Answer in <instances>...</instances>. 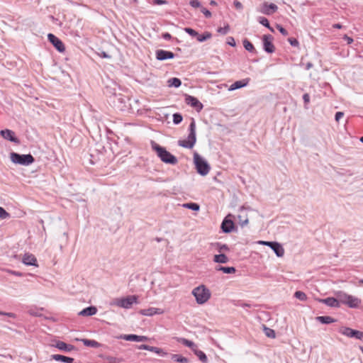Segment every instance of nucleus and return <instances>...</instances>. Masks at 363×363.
<instances>
[{
    "instance_id": "nucleus-1",
    "label": "nucleus",
    "mask_w": 363,
    "mask_h": 363,
    "mask_svg": "<svg viewBox=\"0 0 363 363\" xmlns=\"http://www.w3.org/2000/svg\"><path fill=\"white\" fill-rule=\"evenodd\" d=\"M151 147L152 149L157 153V157L164 163L173 165L177 164V158L169 152H168L165 147L160 146L153 140H151Z\"/></svg>"
},
{
    "instance_id": "nucleus-2",
    "label": "nucleus",
    "mask_w": 363,
    "mask_h": 363,
    "mask_svg": "<svg viewBox=\"0 0 363 363\" xmlns=\"http://www.w3.org/2000/svg\"><path fill=\"white\" fill-rule=\"evenodd\" d=\"M335 296L338 297L340 306L341 304H343L348 306L350 308H357L359 307L362 303L360 298L350 295L342 291H338L335 292Z\"/></svg>"
},
{
    "instance_id": "nucleus-3",
    "label": "nucleus",
    "mask_w": 363,
    "mask_h": 363,
    "mask_svg": "<svg viewBox=\"0 0 363 363\" xmlns=\"http://www.w3.org/2000/svg\"><path fill=\"white\" fill-rule=\"evenodd\" d=\"M196 143V122L194 118H191V121L189 126V135L185 140H179L177 143L178 145L184 148L191 149Z\"/></svg>"
},
{
    "instance_id": "nucleus-4",
    "label": "nucleus",
    "mask_w": 363,
    "mask_h": 363,
    "mask_svg": "<svg viewBox=\"0 0 363 363\" xmlns=\"http://www.w3.org/2000/svg\"><path fill=\"white\" fill-rule=\"evenodd\" d=\"M191 293L195 297L196 303L200 305L206 303L211 296L210 290L203 284L194 288Z\"/></svg>"
},
{
    "instance_id": "nucleus-5",
    "label": "nucleus",
    "mask_w": 363,
    "mask_h": 363,
    "mask_svg": "<svg viewBox=\"0 0 363 363\" xmlns=\"http://www.w3.org/2000/svg\"><path fill=\"white\" fill-rule=\"evenodd\" d=\"M194 162L196 166L197 172L201 176H206L210 171V166L208 162L197 153H194Z\"/></svg>"
},
{
    "instance_id": "nucleus-6",
    "label": "nucleus",
    "mask_w": 363,
    "mask_h": 363,
    "mask_svg": "<svg viewBox=\"0 0 363 363\" xmlns=\"http://www.w3.org/2000/svg\"><path fill=\"white\" fill-rule=\"evenodd\" d=\"M10 159L12 162L24 166H28L35 161V158L30 154L21 155L16 152H11L10 154Z\"/></svg>"
},
{
    "instance_id": "nucleus-7",
    "label": "nucleus",
    "mask_w": 363,
    "mask_h": 363,
    "mask_svg": "<svg viewBox=\"0 0 363 363\" xmlns=\"http://www.w3.org/2000/svg\"><path fill=\"white\" fill-rule=\"evenodd\" d=\"M138 297L135 295L128 296L126 297L116 299L114 304L118 307L128 309L130 308L134 303H138Z\"/></svg>"
},
{
    "instance_id": "nucleus-8",
    "label": "nucleus",
    "mask_w": 363,
    "mask_h": 363,
    "mask_svg": "<svg viewBox=\"0 0 363 363\" xmlns=\"http://www.w3.org/2000/svg\"><path fill=\"white\" fill-rule=\"evenodd\" d=\"M340 333L343 335H345L348 337H354L357 340L363 339V332L354 330L352 328L348 327H343L340 330Z\"/></svg>"
},
{
    "instance_id": "nucleus-9",
    "label": "nucleus",
    "mask_w": 363,
    "mask_h": 363,
    "mask_svg": "<svg viewBox=\"0 0 363 363\" xmlns=\"http://www.w3.org/2000/svg\"><path fill=\"white\" fill-rule=\"evenodd\" d=\"M273 40L274 38L271 35H264L262 37L263 49L267 53H273L275 51Z\"/></svg>"
},
{
    "instance_id": "nucleus-10",
    "label": "nucleus",
    "mask_w": 363,
    "mask_h": 363,
    "mask_svg": "<svg viewBox=\"0 0 363 363\" xmlns=\"http://www.w3.org/2000/svg\"><path fill=\"white\" fill-rule=\"evenodd\" d=\"M0 135L5 140L12 142L15 144L19 145L20 140L16 136L14 131L10 129H4L0 131Z\"/></svg>"
},
{
    "instance_id": "nucleus-11",
    "label": "nucleus",
    "mask_w": 363,
    "mask_h": 363,
    "mask_svg": "<svg viewBox=\"0 0 363 363\" xmlns=\"http://www.w3.org/2000/svg\"><path fill=\"white\" fill-rule=\"evenodd\" d=\"M48 38L49 41L56 48L57 50H58L60 52H63L65 50V47L62 40H60L57 37H56L54 34L49 33L48 35Z\"/></svg>"
},
{
    "instance_id": "nucleus-12",
    "label": "nucleus",
    "mask_w": 363,
    "mask_h": 363,
    "mask_svg": "<svg viewBox=\"0 0 363 363\" xmlns=\"http://www.w3.org/2000/svg\"><path fill=\"white\" fill-rule=\"evenodd\" d=\"M186 103L191 107L196 108L199 112L203 108V104L194 96L187 95L185 99Z\"/></svg>"
},
{
    "instance_id": "nucleus-13",
    "label": "nucleus",
    "mask_w": 363,
    "mask_h": 363,
    "mask_svg": "<svg viewBox=\"0 0 363 363\" xmlns=\"http://www.w3.org/2000/svg\"><path fill=\"white\" fill-rule=\"evenodd\" d=\"M155 55L156 59L160 61L173 59L174 57V54L172 52L164 50H156Z\"/></svg>"
},
{
    "instance_id": "nucleus-14",
    "label": "nucleus",
    "mask_w": 363,
    "mask_h": 363,
    "mask_svg": "<svg viewBox=\"0 0 363 363\" xmlns=\"http://www.w3.org/2000/svg\"><path fill=\"white\" fill-rule=\"evenodd\" d=\"M318 301L320 303H325L328 306L333 307V308H340V303L338 297L336 296V298L334 297H328L326 298H318Z\"/></svg>"
},
{
    "instance_id": "nucleus-15",
    "label": "nucleus",
    "mask_w": 363,
    "mask_h": 363,
    "mask_svg": "<svg viewBox=\"0 0 363 363\" xmlns=\"http://www.w3.org/2000/svg\"><path fill=\"white\" fill-rule=\"evenodd\" d=\"M220 228L223 233H229L233 231L235 228V225L232 220L228 219V217H226L223 220Z\"/></svg>"
},
{
    "instance_id": "nucleus-16",
    "label": "nucleus",
    "mask_w": 363,
    "mask_h": 363,
    "mask_svg": "<svg viewBox=\"0 0 363 363\" xmlns=\"http://www.w3.org/2000/svg\"><path fill=\"white\" fill-rule=\"evenodd\" d=\"M237 218L238 223L241 227H243L248 223L249 219L247 215L245 212V208L243 206L240 208L239 214L238 215Z\"/></svg>"
},
{
    "instance_id": "nucleus-17",
    "label": "nucleus",
    "mask_w": 363,
    "mask_h": 363,
    "mask_svg": "<svg viewBox=\"0 0 363 363\" xmlns=\"http://www.w3.org/2000/svg\"><path fill=\"white\" fill-rule=\"evenodd\" d=\"M22 262L24 264L28 266H38L37 259L32 254L26 253L23 257Z\"/></svg>"
},
{
    "instance_id": "nucleus-18",
    "label": "nucleus",
    "mask_w": 363,
    "mask_h": 363,
    "mask_svg": "<svg viewBox=\"0 0 363 363\" xmlns=\"http://www.w3.org/2000/svg\"><path fill=\"white\" fill-rule=\"evenodd\" d=\"M54 346L58 350L64 352H71L75 349V347L70 344H67L63 341H57Z\"/></svg>"
},
{
    "instance_id": "nucleus-19",
    "label": "nucleus",
    "mask_w": 363,
    "mask_h": 363,
    "mask_svg": "<svg viewBox=\"0 0 363 363\" xmlns=\"http://www.w3.org/2000/svg\"><path fill=\"white\" fill-rule=\"evenodd\" d=\"M277 9L278 7L276 4L272 3L269 4L267 2H264L263 4L262 12L266 15H270L276 12Z\"/></svg>"
},
{
    "instance_id": "nucleus-20",
    "label": "nucleus",
    "mask_w": 363,
    "mask_h": 363,
    "mask_svg": "<svg viewBox=\"0 0 363 363\" xmlns=\"http://www.w3.org/2000/svg\"><path fill=\"white\" fill-rule=\"evenodd\" d=\"M249 82H250V79L249 78H246V79H242V80L236 81V82H235L233 84H232L230 86L228 90L229 91H234L235 89H238L245 87V86H246L248 84Z\"/></svg>"
},
{
    "instance_id": "nucleus-21",
    "label": "nucleus",
    "mask_w": 363,
    "mask_h": 363,
    "mask_svg": "<svg viewBox=\"0 0 363 363\" xmlns=\"http://www.w3.org/2000/svg\"><path fill=\"white\" fill-rule=\"evenodd\" d=\"M272 245L269 247L279 257H281L284 255V249L281 244L277 242L270 243Z\"/></svg>"
},
{
    "instance_id": "nucleus-22",
    "label": "nucleus",
    "mask_w": 363,
    "mask_h": 363,
    "mask_svg": "<svg viewBox=\"0 0 363 363\" xmlns=\"http://www.w3.org/2000/svg\"><path fill=\"white\" fill-rule=\"evenodd\" d=\"M140 314L147 316H152L155 314H162L164 313L163 310L158 308H149L146 309H142L140 311Z\"/></svg>"
},
{
    "instance_id": "nucleus-23",
    "label": "nucleus",
    "mask_w": 363,
    "mask_h": 363,
    "mask_svg": "<svg viewBox=\"0 0 363 363\" xmlns=\"http://www.w3.org/2000/svg\"><path fill=\"white\" fill-rule=\"evenodd\" d=\"M51 359H54L57 362H62L63 363H73L74 358L64 356L62 354H52L50 356Z\"/></svg>"
},
{
    "instance_id": "nucleus-24",
    "label": "nucleus",
    "mask_w": 363,
    "mask_h": 363,
    "mask_svg": "<svg viewBox=\"0 0 363 363\" xmlns=\"http://www.w3.org/2000/svg\"><path fill=\"white\" fill-rule=\"evenodd\" d=\"M97 313V308L95 306H91L85 308L79 312L78 315L81 316H91Z\"/></svg>"
},
{
    "instance_id": "nucleus-25",
    "label": "nucleus",
    "mask_w": 363,
    "mask_h": 363,
    "mask_svg": "<svg viewBox=\"0 0 363 363\" xmlns=\"http://www.w3.org/2000/svg\"><path fill=\"white\" fill-rule=\"evenodd\" d=\"M178 341L184 345L189 347L193 352L197 348V345L194 342L186 338L181 337Z\"/></svg>"
},
{
    "instance_id": "nucleus-26",
    "label": "nucleus",
    "mask_w": 363,
    "mask_h": 363,
    "mask_svg": "<svg viewBox=\"0 0 363 363\" xmlns=\"http://www.w3.org/2000/svg\"><path fill=\"white\" fill-rule=\"evenodd\" d=\"M315 320L322 324H330L336 322V320L330 316H317Z\"/></svg>"
},
{
    "instance_id": "nucleus-27",
    "label": "nucleus",
    "mask_w": 363,
    "mask_h": 363,
    "mask_svg": "<svg viewBox=\"0 0 363 363\" xmlns=\"http://www.w3.org/2000/svg\"><path fill=\"white\" fill-rule=\"evenodd\" d=\"M213 261L216 263L225 264L229 261L228 257L225 254L214 255Z\"/></svg>"
},
{
    "instance_id": "nucleus-28",
    "label": "nucleus",
    "mask_w": 363,
    "mask_h": 363,
    "mask_svg": "<svg viewBox=\"0 0 363 363\" xmlns=\"http://www.w3.org/2000/svg\"><path fill=\"white\" fill-rule=\"evenodd\" d=\"M171 359L176 362L179 363H189V359L185 357L182 356L181 354H172Z\"/></svg>"
},
{
    "instance_id": "nucleus-29",
    "label": "nucleus",
    "mask_w": 363,
    "mask_h": 363,
    "mask_svg": "<svg viewBox=\"0 0 363 363\" xmlns=\"http://www.w3.org/2000/svg\"><path fill=\"white\" fill-rule=\"evenodd\" d=\"M216 270L221 271L225 274H233L236 272V269L234 267L217 266L216 267Z\"/></svg>"
},
{
    "instance_id": "nucleus-30",
    "label": "nucleus",
    "mask_w": 363,
    "mask_h": 363,
    "mask_svg": "<svg viewBox=\"0 0 363 363\" xmlns=\"http://www.w3.org/2000/svg\"><path fill=\"white\" fill-rule=\"evenodd\" d=\"M194 353L198 357L201 362H202L203 363H208L207 356L203 351L199 350H198V348H196L194 351Z\"/></svg>"
},
{
    "instance_id": "nucleus-31",
    "label": "nucleus",
    "mask_w": 363,
    "mask_h": 363,
    "mask_svg": "<svg viewBox=\"0 0 363 363\" xmlns=\"http://www.w3.org/2000/svg\"><path fill=\"white\" fill-rule=\"evenodd\" d=\"M168 86L178 88L181 86L182 82L179 78L173 77L170 78L167 81Z\"/></svg>"
},
{
    "instance_id": "nucleus-32",
    "label": "nucleus",
    "mask_w": 363,
    "mask_h": 363,
    "mask_svg": "<svg viewBox=\"0 0 363 363\" xmlns=\"http://www.w3.org/2000/svg\"><path fill=\"white\" fill-rule=\"evenodd\" d=\"M82 341L86 347L97 348L100 346V343L94 340L83 339Z\"/></svg>"
},
{
    "instance_id": "nucleus-33",
    "label": "nucleus",
    "mask_w": 363,
    "mask_h": 363,
    "mask_svg": "<svg viewBox=\"0 0 363 363\" xmlns=\"http://www.w3.org/2000/svg\"><path fill=\"white\" fill-rule=\"evenodd\" d=\"M242 43L246 50L250 52H256L254 45L247 39H244Z\"/></svg>"
},
{
    "instance_id": "nucleus-34",
    "label": "nucleus",
    "mask_w": 363,
    "mask_h": 363,
    "mask_svg": "<svg viewBox=\"0 0 363 363\" xmlns=\"http://www.w3.org/2000/svg\"><path fill=\"white\" fill-rule=\"evenodd\" d=\"M120 338L127 340V341H135L138 342V335L130 334V335H121Z\"/></svg>"
},
{
    "instance_id": "nucleus-35",
    "label": "nucleus",
    "mask_w": 363,
    "mask_h": 363,
    "mask_svg": "<svg viewBox=\"0 0 363 363\" xmlns=\"http://www.w3.org/2000/svg\"><path fill=\"white\" fill-rule=\"evenodd\" d=\"M183 206L186 208L191 209L192 211H197L200 209V206L196 203H184Z\"/></svg>"
},
{
    "instance_id": "nucleus-36",
    "label": "nucleus",
    "mask_w": 363,
    "mask_h": 363,
    "mask_svg": "<svg viewBox=\"0 0 363 363\" xmlns=\"http://www.w3.org/2000/svg\"><path fill=\"white\" fill-rule=\"evenodd\" d=\"M258 21L262 26L268 28L271 31H272V32L274 31V29L269 25V21L265 17H262V16L259 17Z\"/></svg>"
},
{
    "instance_id": "nucleus-37",
    "label": "nucleus",
    "mask_w": 363,
    "mask_h": 363,
    "mask_svg": "<svg viewBox=\"0 0 363 363\" xmlns=\"http://www.w3.org/2000/svg\"><path fill=\"white\" fill-rule=\"evenodd\" d=\"M211 38V33L209 32H206L203 35H197V40L199 42H203L207 40L208 39H210Z\"/></svg>"
},
{
    "instance_id": "nucleus-38",
    "label": "nucleus",
    "mask_w": 363,
    "mask_h": 363,
    "mask_svg": "<svg viewBox=\"0 0 363 363\" xmlns=\"http://www.w3.org/2000/svg\"><path fill=\"white\" fill-rule=\"evenodd\" d=\"M294 296L301 301H306L307 299L306 294L301 291H296L294 294Z\"/></svg>"
},
{
    "instance_id": "nucleus-39",
    "label": "nucleus",
    "mask_w": 363,
    "mask_h": 363,
    "mask_svg": "<svg viewBox=\"0 0 363 363\" xmlns=\"http://www.w3.org/2000/svg\"><path fill=\"white\" fill-rule=\"evenodd\" d=\"M183 120L182 116L179 113L173 114V123L176 125L179 124Z\"/></svg>"
},
{
    "instance_id": "nucleus-40",
    "label": "nucleus",
    "mask_w": 363,
    "mask_h": 363,
    "mask_svg": "<svg viewBox=\"0 0 363 363\" xmlns=\"http://www.w3.org/2000/svg\"><path fill=\"white\" fill-rule=\"evenodd\" d=\"M215 245L217 247L218 252H221L222 251L229 250L228 246L225 244H221L220 242H216Z\"/></svg>"
},
{
    "instance_id": "nucleus-41",
    "label": "nucleus",
    "mask_w": 363,
    "mask_h": 363,
    "mask_svg": "<svg viewBox=\"0 0 363 363\" xmlns=\"http://www.w3.org/2000/svg\"><path fill=\"white\" fill-rule=\"evenodd\" d=\"M264 333H265V335L269 337H272V338H274L275 337V332L274 330L271 329V328H267L264 326Z\"/></svg>"
},
{
    "instance_id": "nucleus-42",
    "label": "nucleus",
    "mask_w": 363,
    "mask_h": 363,
    "mask_svg": "<svg viewBox=\"0 0 363 363\" xmlns=\"http://www.w3.org/2000/svg\"><path fill=\"white\" fill-rule=\"evenodd\" d=\"M147 350L150 351V352H155V353L158 354H164V352H163L162 349H160L159 347H153V346H150L149 345Z\"/></svg>"
},
{
    "instance_id": "nucleus-43",
    "label": "nucleus",
    "mask_w": 363,
    "mask_h": 363,
    "mask_svg": "<svg viewBox=\"0 0 363 363\" xmlns=\"http://www.w3.org/2000/svg\"><path fill=\"white\" fill-rule=\"evenodd\" d=\"M230 30V27L228 25L224 26V27H220L218 28L217 31L222 34V35H225L228 33V32Z\"/></svg>"
},
{
    "instance_id": "nucleus-44",
    "label": "nucleus",
    "mask_w": 363,
    "mask_h": 363,
    "mask_svg": "<svg viewBox=\"0 0 363 363\" xmlns=\"http://www.w3.org/2000/svg\"><path fill=\"white\" fill-rule=\"evenodd\" d=\"M9 216V213L4 208L0 207V218L6 219Z\"/></svg>"
},
{
    "instance_id": "nucleus-45",
    "label": "nucleus",
    "mask_w": 363,
    "mask_h": 363,
    "mask_svg": "<svg viewBox=\"0 0 363 363\" xmlns=\"http://www.w3.org/2000/svg\"><path fill=\"white\" fill-rule=\"evenodd\" d=\"M184 31L192 37H197L198 35V33L191 28H185Z\"/></svg>"
},
{
    "instance_id": "nucleus-46",
    "label": "nucleus",
    "mask_w": 363,
    "mask_h": 363,
    "mask_svg": "<svg viewBox=\"0 0 363 363\" xmlns=\"http://www.w3.org/2000/svg\"><path fill=\"white\" fill-rule=\"evenodd\" d=\"M277 28L279 30V31L284 36L288 35V31L282 27L281 25L277 24Z\"/></svg>"
},
{
    "instance_id": "nucleus-47",
    "label": "nucleus",
    "mask_w": 363,
    "mask_h": 363,
    "mask_svg": "<svg viewBox=\"0 0 363 363\" xmlns=\"http://www.w3.org/2000/svg\"><path fill=\"white\" fill-rule=\"evenodd\" d=\"M201 11L204 14V16L209 18L211 17V13L209 10H208L207 9L204 8V7H201Z\"/></svg>"
},
{
    "instance_id": "nucleus-48",
    "label": "nucleus",
    "mask_w": 363,
    "mask_h": 363,
    "mask_svg": "<svg viewBox=\"0 0 363 363\" xmlns=\"http://www.w3.org/2000/svg\"><path fill=\"white\" fill-rule=\"evenodd\" d=\"M288 41L291 44V45H292L294 47H297L299 45L298 41L296 38H289L288 39Z\"/></svg>"
},
{
    "instance_id": "nucleus-49",
    "label": "nucleus",
    "mask_w": 363,
    "mask_h": 363,
    "mask_svg": "<svg viewBox=\"0 0 363 363\" xmlns=\"http://www.w3.org/2000/svg\"><path fill=\"white\" fill-rule=\"evenodd\" d=\"M227 43L232 47H235L236 45L234 38L231 36L227 38Z\"/></svg>"
},
{
    "instance_id": "nucleus-50",
    "label": "nucleus",
    "mask_w": 363,
    "mask_h": 363,
    "mask_svg": "<svg viewBox=\"0 0 363 363\" xmlns=\"http://www.w3.org/2000/svg\"><path fill=\"white\" fill-rule=\"evenodd\" d=\"M189 4L194 8H199L201 6V3L198 0H191Z\"/></svg>"
},
{
    "instance_id": "nucleus-51",
    "label": "nucleus",
    "mask_w": 363,
    "mask_h": 363,
    "mask_svg": "<svg viewBox=\"0 0 363 363\" xmlns=\"http://www.w3.org/2000/svg\"><path fill=\"white\" fill-rule=\"evenodd\" d=\"M303 100L304 101L305 106L310 102V96L308 94H304L303 95Z\"/></svg>"
},
{
    "instance_id": "nucleus-52",
    "label": "nucleus",
    "mask_w": 363,
    "mask_h": 363,
    "mask_svg": "<svg viewBox=\"0 0 363 363\" xmlns=\"http://www.w3.org/2000/svg\"><path fill=\"white\" fill-rule=\"evenodd\" d=\"M0 315H6V316H8L10 318H16V314H14L13 313L2 312L0 311Z\"/></svg>"
},
{
    "instance_id": "nucleus-53",
    "label": "nucleus",
    "mask_w": 363,
    "mask_h": 363,
    "mask_svg": "<svg viewBox=\"0 0 363 363\" xmlns=\"http://www.w3.org/2000/svg\"><path fill=\"white\" fill-rule=\"evenodd\" d=\"M344 116L343 112L338 111L335 113V118L336 121H339L340 119Z\"/></svg>"
},
{
    "instance_id": "nucleus-54",
    "label": "nucleus",
    "mask_w": 363,
    "mask_h": 363,
    "mask_svg": "<svg viewBox=\"0 0 363 363\" xmlns=\"http://www.w3.org/2000/svg\"><path fill=\"white\" fill-rule=\"evenodd\" d=\"M167 4V1L166 0H154V4L155 5H164Z\"/></svg>"
},
{
    "instance_id": "nucleus-55",
    "label": "nucleus",
    "mask_w": 363,
    "mask_h": 363,
    "mask_svg": "<svg viewBox=\"0 0 363 363\" xmlns=\"http://www.w3.org/2000/svg\"><path fill=\"white\" fill-rule=\"evenodd\" d=\"M234 5H235V7L237 9H242V4L240 1H234Z\"/></svg>"
},
{
    "instance_id": "nucleus-56",
    "label": "nucleus",
    "mask_w": 363,
    "mask_h": 363,
    "mask_svg": "<svg viewBox=\"0 0 363 363\" xmlns=\"http://www.w3.org/2000/svg\"><path fill=\"white\" fill-rule=\"evenodd\" d=\"M273 242H270V241H259L258 243L260 244V245H266V246H269L270 247L272 245L270 243H272Z\"/></svg>"
},
{
    "instance_id": "nucleus-57",
    "label": "nucleus",
    "mask_w": 363,
    "mask_h": 363,
    "mask_svg": "<svg viewBox=\"0 0 363 363\" xmlns=\"http://www.w3.org/2000/svg\"><path fill=\"white\" fill-rule=\"evenodd\" d=\"M162 38L164 39V40H170L172 38V35L169 33H164L162 34Z\"/></svg>"
},
{
    "instance_id": "nucleus-58",
    "label": "nucleus",
    "mask_w": 363,
    "mask_h": 363,
    "mask_svg": "<svg viewBox=\"0 0 363 363\" xmlns=\"http://www.w3.org/2000/svg\"><path fill=\"white\" fill-rule=\"evenodd\" d=\"M344 39L347 41V44H351L353 42V39L347 35H345Z\"/></svg>"
},
{
    "instance_id": "nucleus-59",
    "label": "nucleus",
    "mask_w": 363,
    "mask_h": 363,
    "mask_svg": "<svg viewBox=\"0 0 363 363\" xmlns=\"http://www.w3.org/2000/svg\"><path fill=\"white\" fill-rule=\"evenodd\" d=\"M148 340V338H147V337H146V336H140V335H138V342L146 341V340Z\"/></svg>"
},
{
    "instance_id": "nucleus-60",
    "label": "nucleus",
    "mask_w": 363,
    "mask_h": 363,
    "mask_svg": "<svg viewBox=\"0 0 363 363\" xmlns=\"http://www.w3.org/2000/svg\"><path fill=\"white\" fill-rule=\"evenodd\" d=\"M148 347H149V345H140V346H138V349L139 350H148Z\"/></svg>"
},
{
    "instance_id": "nucleus-61",
    "label": "nucleus",
    "mask_w": 363,
    "mask_h": 363,
    "mask_svg": "<svg viewBox=\"0 0 363 363\" xmlns=\"http://www.w3.org/2000/svg\"><path fill=\"white\" fill-rule=\"evenodd\" d=\"M333 27L334 28L340 29V28H342V26L341 24H340V23H335V24L333 25Z\"/></svg>"
},
{
    "instance_id": "nucleus-62",
    "label": "nucleus",
    "mask_w": 363,
    "mask_h": 363,
    "mask_svg": "<svg viewBox=\"0 0 363 363\" xmlns=\"http://www.w3.org/2000/svg\"><path fill=\"white\" fill-rule=\"evenodd\" d=\"M101 57L104 58H110L111 57V56L108 55V54H106L105 52H103L101 53Z\"/></svg>"
},
{
    "instance_id": "nucleus-63",
    "label": "nucleus",
    "mask_w": 363,
    "mask_h": 363,
    "mask_svg": "<svg viewBox=\"0 0 363 363\" xmlns=\"http://www.w3.org/2000/svg\"><path fill=\"white\" fill-rule=\"evenodd\" d=\"M313 67V64L311 63V62H308L306 64V69H309L310 68H311Z\"/></svg>"
},
{
    "instance_id": "nucleus-64",
    "label": "nucleus",
    "mask_w": 363,
    "mask_h": 363,
    "mask_svg": "<svg viewBox=\"0 0 363 363\" xmlns=\"http://www.w3.org/2000/svg\"><path fill=\"white\" fill-rule=\"evenodd\" d=\"M210 4H211V5H212V6H216V5H217V3H216V1H214V0H211V1H210Z\"/></svg>"
}]
</instances>
